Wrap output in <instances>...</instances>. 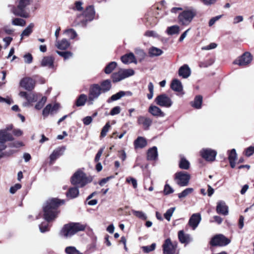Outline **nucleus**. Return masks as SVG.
<instances>
[{"mask_svg":"<svg viewBox=\"0 0 254 254\" xmlns=\"http://www.w3.org/2000/svg\"><path fill=\"white\" fill-rule=\"evenodd\" d=\"M201 157L207 161H213L215 159L217 152L211 149H202L200 152Z\"/></svg>","mask_w":254,"mask_h":254,"instance_id":"12","label":"nucleus"},{"mask_svg":"<svg viewBox=\"0 0 254 254\" xmlns=\"http://www.w3.org/2000/svg\"><path fill=\"white\" fill-rule=\"evenodd\" d=\"M180 31V27L178 25H175L168 27L166 30V33L168 35L172 36L173 35H178Z\"/></svg>","mask_w":254,"mask_h":254,"instance_id":"27","label":"nucleus"},{"mask_svg":"<svg viewBox=\"0 0 254 254\" xmlns=\"http://www.w3.org/2000/svg\"><path fill=\"white\" fill-rule=\"evenodd\" d=\"M163 51L156 47H152L149 50V55L151 57L159 56L162 55Z\"/></svg>","mask_w":254,"mask_h":254,"instance_id":"31","label":"nucleus"},{"mask_svg":"<svg viewBox=\"0 0 254 254\" xmlns=\"http://www.w3.org/2000/svg\"><path fill=\"white\" fill-rule=\"evenodd\" d=\"M190 69L187 64H184L180 67L178 71L179 76L184 78H188L190 75Z\"/></svg>","mask_w":254,"mask_h":254,"instance_id":"21","label":"nucleus"},{"mask_svg":"<svg viewBox=\"0 0 254 254\" xmlns=\"http://www.w3.org/2000/svg\"><path fill=\"white\" fill-rule=\"evenodd\" d=\"M193 191V189L191 188H188L184 190L181 193H178V197L180 199L184 198L187 197L188 195L191 193Z\"/></svg>","mask_w":254,"mask_h":254,"instance_id":"38","label":"nucleus"},{"mask_svg":"<svg viewBox=\"0 0 254 254\" xmlns=\"http://www.w3.org/2000/svg\"><path fill=\"white\" fill-rule=\"evenodd\" d=\"M158 158L157 148L156 146H153L149 148L147 152V158L148 160H156Z\"/></svg>","mask_w":254,"mask_h":254,"instance_id":"20","label":"nucleus"},{"mask_svg":"<svg viewBox=\"0 0 254 254\" xmlns=\"http://www.w3.org/2000/svg\"><path fill=\"white\" fill-rule=\"evenodd\" d=\"M201 220V215L199 213L193 214L190 218L189 224L190 227L194 230L199 224Z\"/></svg>","mask_w":254,"mask_h":254,"instance_id":"15","label":"nucleus"},{"mask_svg":"<svg viewBox=\"0 0 254 254\" xmlns=\"http://www.w3.org/2000/svg\"><path fill=\"white\" fill-rule=\"evenodd\" d=\"M125 95H126L125 92L120 91L118 93H117L114 95H113L111 97V98L108 100V102L109 103H110L112 101L118 100L120 99V98H121L122 97L124 96Z\"/></svg>","mask_w":254,"mask_h":254,"instance_id":"39","label":"nucleus"},{"mask_svg":"<svg viewBox=\"0 0 254 254\" xmlns=\"http://www.w3.org/2000/svg\"><path fill=\"white\" fill-rule=\"evenodd\" d=\"M202 102V97L200 95H197L191 103V106L196 109H200L201 107Z\"/></svg>","mask_w":254,"mask_h":254,"instance_id":"34","label":"nucleus"},{"mask_svg":"<svg viewBox=\"0 0 254 254\" xmlns=\"http://www.w3.org/2000/svg\"><path fill=\"white\" fill-rule=\"evenodd\" d=\"M222 17L221 15L216 16L212 18L209 21L208 24L209 26H212L214 24L216 21L218 20Z\"/></svg>","mask_w":254,"mask_h":254,"instance_id":"61","label":"nucleus"},{"mask_svg":"<svg viewBox=\"0 0 254 254\" xmlns=\"http://www.w3.org/2000/svg\"><path fill=\"white\" fill-rule=\"evenodd\" d=\"M65 150V147H61L55 149L50 156V163L52 164L53 162L63 155Z\"/></svg>","mask_w":254,"mask_h":254,"instance_id":"18","label":"nucleus"},{"mask_svg":"<svg viewBox=\"0 0 254 254\" xmlns=\"http://www.w3.org/2000/svg\"><path fill=\"white\" fill-rule=\"evenodd\" d=\"M12 139V136L8 133L5 129L0 130V143L3 144L4 142Z\"/></svg>","mask_w":254,"mask_h":254,"instance_id":"26","label":"nucleus"},{"mask_svg":"<svg viewBox=\"0 0 254 254\" xmlns=\"http://www.w3.org/2000/svg\"><path fill=\"white\" fill-rule=\"evenodd\" d=\"M127 76L126 70L121 69L118 72H115L112 75V78L114 82H119L125 78Z\"/></svg>","mask_w":254,"mask_h":254,"instance_id":"16","label":"nucleus"},{"mask_svg":"<svg viewBox=\"0 0 254 254\" xmlns=\"http://www.w3.org/2000/svg\"><path fill=\"white\" fill-rule=\"evenodd\" d=\"M95 14V11L93 6L90 5L87 7L83 15L85 18L86 21H91L94 18Z\"/></svg>","mask_w":254,"mask_h":254,"instance_id":"17","label":"nucleus"},{"mask_svg":"<svg viewBox=\"0 0 254 254\" xmlns=\"http://www.w3.org/2000/svg\"><path fill=\"white\" fill-rule=\"evenodd\" d=\"M137 64V60L132 53H128V63Z\"/></svg>","mask_w":254,"mask_h":254,"instance_id":"55","label":"nucleus"},{"mask_svg":"<svg viewBox=\"0 0 254 254\" xmlns=\"http://www.w3.org/2000/svg\"><path fill=\"white\" fill-rule=\"evenodd\" d=\"M91 182V179L87 177L85 174L81 170L75 172L71 178V184L78 185L79 187H83Z\"/></svg>","mask_w":254,"mask_h":254,"instance_id":"3","label":"nucleus"},{"mask_svg":"<svg viewBox=\"0 0 254 254\" xmlns=\"http://www.w3.org/2000/svg\"><path fill=\"white\" fill-rule=\"evenodd\" d=\"M38 99V96L34 93H30L28 94L26 100L28 103H31L36 101Z\"/></svg>","mask_w":254,"mask_h":254,"instance_id":"45","label":"nucleus"},{"mask_svg":"<svg viewBox=\"0 0 254 254\" xmlns=\"http://www.w3.org/2000/svg\"><path fill=\"white\" fill-rule=\"evenodd\" d=\"M132 213L135 216H136L137 217H138L141 219L145 220L147 219V217L146 215V214L142 211L133 210Z\"/></svg>","mask_w":254,"mask_h":254,"instance_id":"46","label":"nucleus"},{"mask_svg":"<svg viewBox=\"0 0 254 254\" xmlns=\"http://www.w3.org/2000/svg\"><path fill=\"white\" fill-rule=\"evenodd\" d=\"M92 118L91 116H87L83 119L82 121L85 125L87 126L92 123Z\"/></svg>","mask_w":254,"mask_h":254,"instance_id":"62","label":"nucleus"},{"mask_svg":"<svg viewBox=\"0 0 254 254\" xmlns=\"http://www.w3.org/2000/svg\"><path fill=\"white\" fill-rule=\"evenodd\" d=\"M47 101V98L46 97H43L41 100L39 101L35 105V108L37 110L41 109L44 106L45 103Z\"/></svg>","mask_w":254,"mask_h":254,"instance_id":"47","label":"nucleus"},{"mask_svg":"<svg viewBox=\"0 0 254 254\" xmlns=\"http://www.w3.org/2000/svg\"><path fill=\"white\" fill-rule=\"evenodd\" d=\"M152 122L151 119L143 116H140L138 118V123L142 125L143 128L147 129L150 126Z\"/></svg>","mask_w":254,"mask_h":254,"instance_id":"23","label":"nucleus"},{"mask_svg":"<svg viewBox=\"0 0 254 254\" xmlns=\"http://www.w3.org/2000/svg\"><path fill=\"white\" fill-rule=\"evenodd\" d=\"M190 178V175L187 172L181 171L175 174V179L177 183L181 187L188 186Z\"/></svg>","mask_w":254,"mask_h":254,"instance_id":"7","label":"nucleus"},{"mask_svg":"<svg viewBox=\"0 0 254 254\" xmlns=\"http://www.w3.org/2000/svg\"><path fill=\"white\" fill-rule=\"evenodd\" d=\"M230 243V240L221 234L217 235L214 237L210 241L212 246H224Z\"/></svg>","mask_w":254,"mask_h":254,"instance_id":"10","label":"nucleus"},{"mask_svg":"<svg viewBox=\"0 0 254 254\" xmlns=\"http://www.w3.org/2000/svg\"><path fill=\"white\" fill-rule=\"evenodd\" d=\"M178 238L179 241L182 243L188 244L192 241L190 236L189 234H185L183 230H181L178 232Z\"/></svg>","mask_w":254,"mask_h":254,"instance_id":"25","label":"nucleus"},{"mask_svg":"<svg viewBox=\"0 0 254 254\" xmlns=\"http://www.w3.org/2000/svg\"><path fill=\"white\" fill-rule=\"evenodd\" d=\"M34 26V24L31 23L23 30L21 34V40L24 37H28L31 34Z\"/></svg>","mask_w":254,"mask_h":254,"instance_id":"32","label":"nucleus"},{"mask_svg":"<svg viewBox=\"0 0 254 254\" xmlns=\"http://www.w3.org/2000/svg\"><path fill=\"white\" fill-rule=\"evenodd\" d=\"M176 208L175 207H171L168 209L166 213H164V216L165 218L168 220V221H170L171 220V218Z\"/></svg>","mask_w":254,"mask_h":254,"instance_id":"44","label":"nucleus"},{"mask_svg":"<svg viewBox=\"0 0 254 254\" xmlns=\"http://www.w3.org/2000/svg\"><path fill=\"white\" fill-rule=\"evenodd\" d=\"M148 112L153 116L163 117L164 113L157 106L151 105L148 109Z\"/></svg>","mask_w":254,"mask_h":254,"instance_id":"22","label":"nucleus"},{"mask_svg":"<svg viewBox=\"0 0 254 254\" xmlns=\"http://www.w3.org/2000/svg\"><path fill=\"white\" fill-rule=\"evenodd\" d=\"M253 59V56L249 52H245L241 56L235 60L234 64L240 66H246L251 63Z\"/></svg>","mask_w":254,"mask_h":254,"instance_id":"8","label":"nucleus"},{"mask_svg":"<svg viewBox=\"0 0 254 254\" xmlns=\"http://www.w3.org/2000/svg\"><path fill=\"white\" fill-rule=\"evenodd\" d=\"M40 231L42 233H44L49 230L48 224L47 223H43L39 225Z\"/></svg>","mask_w":254,"mask_h":254,"instance_id":"58","label":"nucleus"},{"mask_svg":"<svg viewBox=\"0 0 254 254\" xmlns=\"http://www.w3.org/2000/svg\"><path fill=\"white\" fill-rule=\"evenodd\" d=\"M21 188V185L20 184H16L14 186L10 188L9 191L11 193L14 194L18 190Z\"/></svg>","mask_w":254,"mask_h":254,"instance_id":"57","label":"nucleus"},{"mask_svg":"<svg viewBox=\"0 0 254 254\" xmlns=\"http://www.w3.org/2000/svg\"><path fill=\"white\" fill-rule=\"evenodd\" d=\"M101 93V88L98 84L93 85L89 91L88 99L87 100L89 105H92L94 101L98 98Z\"/></svg>","mask_w":254,"mask_h":254,"instance_id":"6","label":"nucleus"},{"mask_svg":"<svg viewBox=\"0 0 254 254\" xmlns=\"http://www.w3.org/2000/svg\"><path fill=\"white\" fill-rule=\"evenodd\" d=\"M147 145L146 139L143 137H138L134 141L135 148H143Z\"/></svg>","mask_w":254,"mask_h":254,"instance_id":"30","label":"nucleus"},{"mask_svg":"<svg viewBox=\"0 0 254 254\" xmlns=\"http://www.w3.org/2000/svg\"><path fill=\"white\" fill-rule=\"evenodd\" d=\"M56 52L59 55L64 57L65 60L71 57L72 56V54L71 52L68 51L60 52L59 51H57Z\"/></svg>","mask_w":254,"mask_h":254,"instance_id":"48","label":"nucleus"},{"mask_svg":"<svg viewBox=\"0 0 254 254\" xmlns=\"http://www.w3.org/2000/svg\"><path fill=\"white\" fill-rule=\"evenodd\" d=\"M120 107L119 106H116L112 109L110 112V114L112 116L118 114L120 113Z\"/></svg>","mask_w":254,"mask_h":254,"instance_id":"64","label":"nucleus"},{"mask_svg":"<svg viewBox=\"0 0 254 254\" xmlns=\"http://www.w3.org/2000/svg\"><path fill=\"white\" fill-rule=\"evenodd\" d=\"M179 167L182 169L187 170L190 167V163L184 158H182L180 163Z\"/></svg>","mask_w":254,"mask_h":254,"instance_id":"40","label":"nucleus"},{"mask_svg":"<svg viewBox=\"0 0 254 254\" xmlns=\"http://www.w3.org/2000/svg\"><path fill=\"white\" fill-rule=\"evenodd\" d=\"M237 158V154L235 149H232L231 150L228 151V159L230 162L231 167L234 168L236 166L235 161Z\"/></svg>","mask_w":254,"mask_h":254,"instance_id":"24","label":"nucleus"},{"mask_svg":"<svg viewBox=\"0 0 254 254\" xmlns=\"http://www.w3.org/2000/svg\"><path fill=\"white\" fill-rule=\"evenodd\" d=\"M67 254H83L74 247H67L65 250Z\"/></svg>","mask_w":254,"mask_h":254,"instance_id":"42","label":"nucleus"},{"mask_svg":"<svg viewBox=\"0 0 254 254\" xmlns=\"http://www.w3.org/2000/svg\"><path fill=\"white\" fill-rule=\"evenodd\" d=\"M54 58L51 56L44 57L41 62V65L42 66L54 68Z\"/></svg>","mask_w":254,"mask_h":254,"instance_id":"19","label":"nucleus"},{"mask_svg":"<svg viewBox=\"0 0 254 254\" xmlns=\"http://www.w3.org/2000/svg\"><path fill=\"white\" fill-rule=\"evenodd\" d=\"M79 194V190L76 187L71 188L66 193V196L71 198L76 197Z\"/></svg>","mask_w":254,"mask_h":254,"instance_id":"33","label":"nucleus"},{"mask_svg":"<svg viewBox=\"0 0 254 254\" xmlns=\"http://www.w3.org/2000/svg\"><path fill=\"white\" fill-rule=\"evenodd\" d=\"M35 84V81L30 77H24L20 82V86L28 91L34 89Z\"/></svg>","mask_w":254,"mask_h":254,"instance_id":"13","label":"nucleus"},{"mask_svg":"<svg viewBox=\"0 0 254 254\" xmlns=\"http://www.w3.org/2000/svg\"><path fill=\"white\" fill-rule=\"evenodd\" d=\"M117 66V64L115 62H112L110 63L105 68V72L106 74L111 73L113 70Z\"/></svg>","mask_w":254,"mask_h":254,"instance_id":"37","label":"nucleus"},{"mask_svg":"<svg viewBox=\"0 0 254 254\" xmlns=\"http://www.w3.org/2000/svg\"><path fill=\"white\" fill-rule=\"evenodd\" d=\"M254 153V146H251L245 149V154L248 157H250Z\"/></svg>","mask_w":254,"mask_h":254,"instance_id":"53","label":"nucleus"},{"mask_svg":"<svg viewBox=\"0 0 254 254\" xmlns=\"http://www.w3.org/2000/svg\"><path fill=\"white\" fill-rule=\"evenodd\" d=\"M171 88L175 91L182 92L183 91V86L181 82L178 79H174L171 83Z\"/></svg>","mask_w":254,"mask_h":254,"instance_id":"29","label":"nucleus"},{"mask_svg":"<svg viewBox=\"0 0 254 254\" xmlns=\"http://www.w3.org/2000/svg\"><path fill=\"white\" fill-rule=\"evenodd\" d=\"M144 35L147 37H153L157 38L159 37L158 34L154 31L148 30L145 32Z\"/></svg>","mask_w":254,"mask_h":254,"instance_id":"56","label":"nucleus"},{"mask_svg":"<svg viewBox=\"0 0 254 254\" xmlns=\"http://www.w3.org/2000/svg\"><path fill=\"white\" fill-rule=\"evenodd\" d=\"M176 248L177 243H173L170 239H167L163 245V254H175Z\"/></svg>","mask_w":254,"mask_h":254,"instance_id":"11","label":"nucleus"},{"mask_svg":"<svg viewBox=\"0 0 254 254\" xmlns=\"http://www.w3.org/2000/svg\"><path fill=\"white\" fill-rule=\"evenodd\" d=\"M30 0H20L17 7L13 10V13L21 17L27 18L29 16V12L25 9L30 4Z\"/></svg>","mask_w":254,"mask_h":254,"instance_id":"5","label":"nucleus"},{"mask_svg":"<svg viewBox=\"0 0 254 254\" xmlns=\"http://www.w3.org/2000/svg\"><path fill=\"white\" fill-rule=\"evenodd\" d=\"M155 247L156 244L155 243H153L150 246H143L142 249L145 253H148L153 251L155 249Z\"/></svg>","mask_w":254,"mask_h":254,"instance_id":"49","label":"nucleus"},{"mask_svg":"<svg viewBox=\"0 0 254 254\" xmlns=\"http://www.w3.org/2000/svg\"><path fill=\"white\" fill-rule=\"evenodd\" d=\"M12 24L14 25L24 26L25 24V21L21 18H15L12 20Z\"/></svg>","mask_w":254,"mask_h":254,"instance_id":"51","label":"nucleus"},{"mask_svg":"<svg viewBox=\"0 0 254 254\" xmlns=\"http://www.w3.org/2000/svg\"><path fill=\"white\" fill-rule=\"evenodd\" d=\"M52 104L47 105L43 110V115L44 116H47L49 114H52Z\"/></svg>","mask_w":254,"mask_h":254,"instance_id":"52","label":"nucleus"},{"mask_svg":"<svg viewBox=\"0 0 254 254\" xmlns=\"http://www.w3.org/2000/svg\"><path fill=\"white\" fill-rule=\"evenodd\" d=\"M217 44L214 43H211L209 45L206 46H204L201 48L202 50H209L211 49H213L216 48Z\"/></svg>","mask_w":254,"mask_h":254,"instance_id":"59","label":"nucleus"},{"mask_svg":"<svg viewBox=\"0 0 254 254\" xmlns=\"http://www.w3.org/2000/svg\"><path fill=\"white\" fill-rule=\"evenodd\" d=\"M104 148H105V147H102V148H100V150L97 152V153L96 155V156L95 157V159H94L95 161L96 162H98L99 161L100 157L104 151Z\"/></svg>","mask_w":254,"mask_h":254,"instance_id":"60","label":"nucleus"},{"mask_svg":"<svg viewBox=\"0 0 254 254\" xmlns=\"http://www.w3.org/2000/svg\"><path fill=\"white\" fill-rule=\"evenodd\" d=\"M155 101L158 105L166 108L170 107L173 104L171 98L165 94L158 95Z\"/></svg>","mask_w":254,"mask_h":254,"instance_id":"9","label":"nucleus"},{"mask_svg":"<svg viewBox=\"0 0 254 254\" xmlns=\"http://www.w3.org/2000/svg\"><path fill=\"white\" fill-rule=\"evenodd\" d=\"M134 52L140 61H141L145 58L146 54L143 50L140 48H136Z\"/></svg>","mask_w":254,"mask_h":254,"instance_id":"43","label":"nucleus"},{"mask_svg":"<svg viewBox=\"0 0 254 254\" xmlns=\"http://www.w3.org/2000/svg\"><path fill=\"white\" fill-rule=\"evenodd\" d=\"M174 192V190L168 184H166L164 187V193L165 195H168Z\"/></svg>","mask_w":254,"mask_h":254,"instance_id":"54","label":"nucleus"},{"mask_svg":"<svg viewBox=\"0 0 254 254\" xmlns=\"http://www.w3.org/2000/svg\"><path fill=\"white\" fill-rule=\"evenodd\" d=\"M85 228V225L79 223H71L64 226L61 231V235L65 238L70 237L76 233L83 231Z\"/></svg>","mask_w":254,"mask_h":254,"instance_id":"2","label":"nucleus"},{"mask_svg":"<svg viewBox=\"0 0 254 254\" xmlns=\"http://www.w3.org/2000/svg\"><path fill=\"white\" fill-rule=\"evenodd\" d=\"M87 100V96L84 94H81L76 100V105L77 107L82 106L84 105Z\"/></svg>","mask_w":254,"mask_h":254,"instance_id":"36","label":"nucleus"},{"mask_svg":"<svg viewBox=\"0 0 254 254\" xmlns=\"http://www.w3.org/2000/svg\"><path fill=\"white\" fill-rule=\"evenodd\" d=\"M196 14V11L193 8L187 9L182 12L178 16L179 22L183 25H188Z\"/></svg>","mask_w":254,"mask_h":254,"instance_id":"4","label":"nucleus"},{"mask_svg":"<svg viewBox=\"0 0 254 254\" xmlns=\"http://www.w3.org/2000/svg\"><path fill=\"white\" fill-rule=\"evenodd\" d=\"M24 62L27 64H30L32 62V56L31 54H28L24 56Z\"/></svg>","mask_w":254,"mask_h":254,"instance_id":"63","label":"nucleus"},{"mask_svg":"<svg viewBox=\"0 0 254 254\" xmlns=\"http://www.w3.org/2000/svg\"><path fill=\"white\" fill-rule=\"evenodd\" d=\"M64 203V200L61 201L57 198H51L47 200L43 208L45 220L49 222L55 219L58 213L57 207Z\"/></svg>","mask_w":254,"mask_h":254,"instance_id":"1","label":"nucleus"},{"mask_svg":"<svg viewBox=\"0 0 254 254\" xmlns=\"http://www.w3.org/2000/svg\"><path fill=\"white\" fill-rule=\"evenodd\" d=\"M101 91L106 92L110 90L111 88V83L110 80L107 79L103 81L101 84Z\"/></svg>","mask_w":254,"mask_h":254,"instance_id":"35","label":"nucleus"},{"mask_svg":"<svg viewBox=\"0 0 254 254\" xmlns=\"http://www.w3.org/2000/svg\"><path fill=\"white\" fill-rule=\"evenodd\" d=\"M64 33L65 34L67 37H69L70 39H73L77 36L76 31L73 29L65 30L64 31Z\"/></svg>","mask_w":254,"mask_h":254,"instance_id":"41","label":"nucleus"},{"mask_svg":"<svg viewBox=\"0 0 254 254\" xmlns=\"http://www.w3.org/2000/svg\"><path fill=\"white\" fill-rule=\"evenodd\" d=\"M70 45L69 42L66 39H63L61 41L56 40V46L60 50H65Z\"/></svg>","mask_w":254,"mask_h":254,"instance_id":"28","label":"nucleus"},{"mask_svg":"<svg viewBox=\"0 0 254 254\" xmlns=\"http://www.w3.org/2000/svg\"><path fill=\"white\" fill-rule=\"evenodd\" d=\"M216 210L217 213L224 216L227 215L229 213L228 206L223 200L217 202Z\"/></svg>","mask_w":254,"mask_h":254,"instance_id":"14","label":"nucleus"},{"mask_svg":"<svg viewBox=\"0 0 254 254\" xmlns=\"http://www.w3.org/2000/svg\"><path fill=\"white\" fill-rule=\"evenodd\" d=\"M110 127H111V126H110V123L109 122L106 123V124L103 127V128L101 130V136L102 137H104L106 135L107 133L108 132Z\"/></svg>","mask_w":254,"mask_h":254,"instance_id":"50","label":"nucleus"}]
</instances>
